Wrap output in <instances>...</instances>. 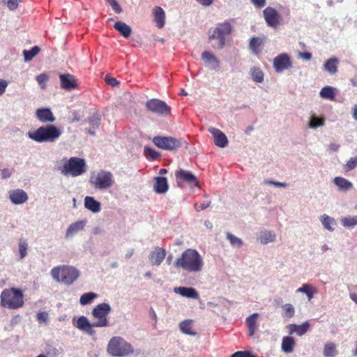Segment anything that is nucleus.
I'll use <instances>...</instances> for the list:
<instances>
[{
	"label": "nucleus",
	"instance_id": "39448f33",
	"mask_svg": "<svg viewBox=\"0 0 357 357\" xmlns=\"http://www.w3.org/2000/svg\"><path fill=\"white\" fill-rule=\"evenodd\" d=\"M231 32V24L225 22L218 24L209 31V40L212 47L215 50H221L225 45V38Z\"/></svg>",
	"mask_w": 357,
	"mask_h": 357
},
{
	"label": "nucleus",
	"instance_id": "7ed1b4c3",
	"mask_svg": "<svg viewBox=\"0 0 357 357\" xmlns=\"http://www.w3.org/2000/svg\"><path fill=\"white\" fill-rule=\"evenodd\" d=\"M0 298L1 305L10 310L20 308L24 304L22 291L15 287L4 289L1 294Z\"/></svg>",
	"mask_w": 357,
	"mask_h": 357
},
{
	"label": "nucleus",
	"instance_id": "9d476101",
	"mask_svg": "<svg viewBox=\"0 0 357 357\" xmlns=\"http://www.w3.org/2000/svg\"><path fill=\"white\" fill-rule=\"evenodd\" d=\"M153 142L158 148L171 151L177 150L183 144H185L186 148L188 145L185 141L172 137L156 136L153 138Z\"/></svg>",
	"mask_w": 357,
	"mask_h": 357
},
{
	"label": "nucleus",
	"instance_id": "69168bd1",
	"mask_svg": "<svg viewBox=\"0 0 357 357\" xmlns=\"http://www.w3.org/2000/svg\"><path fill=\"white\" fill-rule=\"evenodd\" d=\"M96 327L95 326V322L92 323L84 332L86 334L92 336L96 333L95 330L93 328Z\"/></svg>",
	"mask_w": 357,
	"mask_h": 357
},
{
	"label": "nucleus",
	"instance_id": "5701e85b",
	"mask_svg": "<svg viewBox=\"0 0 357 357\" xmlns=\"http://www.w3.org/2000/svg\"><path fill=\"white\" fill-rule=\"evenodd\" d=\"M84 206L86 209L93 213H99L101 210L100 202L96 200L94 197L86 196L84 198Z\"/></svg>",
	"mask_w": 357,
	"mask_h": 357
},
{
	"label": "nucleus",
	"instance_id": "052dcab7",
	"mask_svg": "<svg viewBox=\"0 0 357 357\" xmlns=\"http://www.w3.org/2000/svg\"><path fill=\"white\" fill-rule=\"evenodd\" d=\"M211 204V202H203L202 204H200L199 206H198V204L196 203L195 204V210L199 212L200 211H203L206 208H207L208 207H209Z\"/></svg>",
	"mask_w": 357,
	"mask_h": 357
},
{
	"label": "nucleus",
	"instance_id": "e433bc0d",
	"mask_svg": "<svg viewBox=\"0 0 357 357\" xmlns=\"http://www.w3.org/2000/svg\"><path fill=\"white\" fill-rule=\"evenodd\" d=\"M324 125V119L319 117L314 114L310 116L309 122L307 123L308 128L312 129H316L319 127H322Z\"/></svg>",
	"mask_w": 357,
	"mask_h": 357
},
{
	"label": "nucleus",
	"instance_id": "a19ab883",
	"mask_svg": "<svg viewBox=\"0 0 357 357\" xmlns=\"http://www.w3.org/2000/svg\"><path fill=\"white\" fill-rule=\"evenodd\" d=\"M91 324L86 317L81 316L77 319L74 326L84 332Z\"/></svg>",
	"mask_w": 357,
	"mask_h": 357
},
{
	"label": "nucleus",
	"instance_id": "c03bdc74",
	"mask_svg": "<svg viewBox=\"0 0 357 357\" xmlns=\"http://www.w3.org/2000/svg\"><path fill=\"white\" fill-rule=\"evenodd\" d=\"M261 45V41L259 38L252 37L249 43L250 49L252 51V53L257 54L259 52V47Z\"/></svg>",
	"mask_w": 357,
	"mask_h": 357
},
{
	"label": "nucleus",
	"instance_id": "bb28decb",
	"mask_svg": "<svg viewBox=\"0 0 357 357\" xmlns=\"http://www.w3.org/2000/svg\"><path fill=\"white\" fill-rule=\"evenodd\" d=\"M169 188L167 180L165 177L158 176L155 178L153 189L158 194L165 193Z\"/></svg>",
	"mask_w": 357,
	"mask_h": 357
},
{
	"label": "nucleus",
	"instance_id": "ea45409f",
	"mask_svg": "<svg viewBox=\"0 0 357 357\" xmlns=\"http://www.w3.org/2000/svg\"><path fill=\"white\" fill-rule=\"evenodd\" d=\"M40 50L38 46H34L29 50H24L23 51L24 61L26 62L31 61L33 58L39 53Z\"/></svg>",
	"mask_w": 357,
	"mask_h": 357
},
{
	"label": "nucleus",
	"instance_id": "72a5a7b5",
	"mask_svg": "<svg viewBox=\"0 0 357 357\" xmlns=\"http://www.w3.org/2000/svg\"><path fill=\"white\" fill-rule=\"evenodd\" d=\"M295 346L294 339L291 337H284L282 341V350L287 354L291 353Z\"/></svg>",
	"mask_w": 357,
	"mask_h": 357
},
{
	"label": "nucleus",
	"instance_id": "a211bd4d",
	"mask_svg": "<svg viewBox=\"0 0 357 357\" xmlns=\"http://www.w3.org/2000/svg\"><path fill=\"white\" fill-rule=\"evenodd\" d=\"M86 220H78L70 224L65 234L66 239H71L79 231L84 230Z\"/></svg>",
	"mask_w": 357,
	"mask_h": 357
},
{
	"label": "nucleus",
	"instance_id": "f257e3e1",
	"mask_svg": "<svg viewBox=\"0 0 357 357\" xmlns=\"http://www.w3.org/2000/svg\"><path fill=\"white\" fill-rule=\"evenodd\" d=\"M204 266V262L201 255L195 249H187L181 255L178 257L174 266L178 268H182L188 273H200Z\"/></svg>",
	"mask_w": 357,
	"mask_h": 357
},
{
	"label": "nucleus",
	"instance_id": "8fccbe9b",
	"mask_svg": "<svg viewBox=\"0 0 357 357\" xmlns=\"http://www.w3.org/2000/svg\"><path fill=\"white\" fill-rule=\"evenodd\" d=\"M49 76L46 73H42L36 76V79L38 82L42 89H46L47 82L49 79Z\"/></svg>",
	"mask_w": 357,
	"mask_h": 357
},
{
	"label": "nucleus",
	"instance_id": "f8f14e48",
	"mask_svg": "<svg viewBox=\"0 0 357 357\" xmlns=\"http://www.w3.org/2000/svg\"><path fill=\"white\" fill-rule=\"evenodd\" d=\"M146 107L150 112L160 116L170 114L171 108L164 102L158 99H151L146 102Z\"/></svg>",
	"mask_w": 357,
	"mask_h": 357
},
{
	"label": "nucleus",
	"instance_id": "58836bf2",
	"mask_svg": "<svg viewBox=\"0 0 357 357\" xmlns=\"http://www.w3.org/2000/svg\"><path fill=\"white\" fill-rule=\"evenodd\" d=\"M340 222L344 227L353 228L357 225V215L344 217L341 218Z\"/></svg>",
	"mask_w": 357,
	"mask_h": 357
},
{
	"label": "nucleus",
	"instance_id": "3c124183",
	"mask_svg": "<svg viewBox=\"0 0 357 357\" xmlns=\"http://www.w3.org/2000/svg\"><path fill=\"white\" fill-rule=\"evenodd\" d=\"M357 166V157L351 158L344 165V170L347 172L352 170Z\"/></svg>",
	"mask_w": 357,
	"mask_h": 357
},
{
	"label": "nucleus",
	"instance_id": "338daca9",
	"mask_svg": "<svg viewBox=\"0 0 357 357\" xmlns=\"http://www.w3.org/2000/svg\"><path fill=\"white\" fill-rule=\"evenodd\" d=\"M11 172L8 169H3L1 170L2 178L6 179L11 176Z\"/></svg>",
	"mask_w": 357,
	"mask_h": 357
},
{
	"label": "nucleus",
	"instance_id": "a878e982",
	"mask_svg": "<svg viewBox=\"0 0 357 357\" xmlns=\"http://www.w3.org/2000/svg\"><path fill=\"white\" fill-rule=\"evenodd\" d=\"M333 183L337 187L338 190L340 192H346L353 188V184L351 182L341 176L335 177L333 179Z\"/></svg>",
	"mask_w": 357,
	"mask_h": 357
},
{
	"label": "nucleus",
	"instance_id": "7c9ffc66",
	"mask_svg": "<svg viewBox=\"0 0 357 357\" xmlns=\"http://www.w3.org/2000/svg\"><path fill=\"white\" fill-rule=\"evenodd\" d=\"M339 63V60L333 57L326 61V62L324 65V70L326 72L329 73L331 75H334L337 71V64Z\"/></svg>",
	"mask_w": 357,
	"mask_h": 357
},
{
	"label": "nucleus",
	"instance_id": "49530a36",
	"mask_svg": "<svg viewBox=\"0 0 357 357\" xmlns=\"http://www.w3.org/2000/svg\"><path fill=\"white\" fill-rule=\"evenodd\" d=\"M227 239L229 241L230 244L234 247L240 248L243 245L242 240L232 234L227 233Z\"/></svg>",
	"mask_w": 357,
	"mask_h": 357
},
{
	"label": "nucleus",
	"instance_id": "13d9d810",
	"mask_svg": "<svg viewBox=\"0 0 357 357\" xmlns=\"http://www.w3.org/2000/svg\"><path fill=\"white\" fill-rule=\"evenodd\" d=\"M105 82L112 86H116L119 84V82L116 78L107 75L105 78Z\"/></svg>",
	"mask_w": 357,
	"mask_h": 357
},
{
	"label": "nucleus",
	"instance_id": "9b49d317",
	"mask_svg": "<svg viewBox=\"0 0 357 357\" xmlns=\"http://www.w3.org/2000/svg\"><path fill=\"white\" fill-rule=\"evenodd\" d=\"M263 17L267 26L276 29L281 24L282 17L278 10L271 6L266 7L263 10Z\"/></svg>",
	"mask_w": 357,
	"mask_h": 357
},
{
	"label": "nucleus",
	"instance_id": "0e129e2a",
	"mask_svg": "<svg viewBox=\"0 0 357 357\" xmlns=\"http://www.w3.org/2000/svg\"><path fill=\"white\" fill-rule=\"evenodd\" d=\"M251 2L256 6L257 8H263L266 6V0H251Z\"/></svg>",
	"mask_w": 357,
	"mask_h": 357
},
{
	"label": "nucleus",
	"instance_id": "aec40b11",
	"mask_svg": "<svg viewBox=\"0 0 357 357\" xmlns=\"http://www.w3.org/2000/svg\"><path fill=\"white\" fill-rule=\"evenodd\" d=\"M174 291L188 298L198 299L199 298V293L193 287H178L174 288Z\"/></svg>",
	"mask_w": 357,
	"mask_h": 357
},
{
	"label": "nucleus",
	"instance_id": "6e6d98bb",
	"mask_svg": "<svg viewBox=\"0 0 357 357\" xmlns=\"http://www.w3.org/2000/svg\"><path fill=\"white\" fill-rule=\"evenodd\" d=\"M116 13H121L122 8L116 0H105Z\"/></svg>",
	"mask_w": 357,
	"mask_h": 357
},
{
	"label": "nucleus",
	"instance_id": "ddd939ff",
	"mask_svg": "<svg viewBox=\"0 0 357 357\" xmlns=\"http://www.w3.org/2000/svg\"><path fill=\"white\" fill-rule=\"evenodd\" d=\"M273 66L278 73L290 69L292 67V63L289 55L287 53L280 54L273 59Z\"/></svg>",
	"mask_w": 357,
	"mask_h": 357
},
{
	"label": "nucleus",
	"instance_id": "dca6fc26",
	"mask_svg": "<svg viewBox=\"0 0 357 357\" xmlns=\"http://www.w3.org/2000/svg\"><path fill=\"white\" fill-rule=\"evenodd\" d=\"M167 255L164 248L156 247L149 254V259L153 266H160Z\"/></svg>",
	"mask_w": 357,
	"mask_h": 357
},
{
	"label": "nucleus",
	"instance_id": "2f4dec72",
	"mask_svg": "<svg viewBox=\"0 0 357 357\" xmlns=\"http://www.w3.org/2000/svg\"><path fill=\"white\" fill-rule=\"evenodd\" d=\"M114 29L118 31L124 38H128L132 32L131 27L125 22L119 21L116 22L114 26Z\"/></svg>",
	"mask_w": 357,
	"mask_h": 357
},
{
	"label": "nucleus",
	"instance_id": "37998d69",
	"mask_svg": "<svg viewBox=\"0 0 357 357\" xmlns=\"http://www.w3.org/2000/svg\"><path fill=\"white\" fill-rule=\"evenodd\" d=\"M20 259H23L27 255L28 244L25 240L20 239L18 243Z\"/></svg>",
	"mask_w": 357,
	"mask_h": 357
},
{
	"label": "nucleus",
	"instance_id": "a18cd8bd",
	"mask_svg": "<svg viewBox=\"0 0 357 357\" xmlns=\"http://www.w3.org/2000/svg\"><path fill=\"white\" fill-rule=\"evenodd\" d=\"M282 309L284 310V312L282 314V316L284 317L291 318L294 316L295 309H294V307L291 304H290V303L284 304V306H282Z\"/></svg>",
	"mask_w": 357,
	"mask_h": 357
},
{
	"label": "nucleus",
	"instance_id": "774afa93",
	"mask_svg": "<svg viewBox=\"0 0 357 357\" xmlns=\"http://www.w3.org/2000/svg\"><path fill=\"white\" fill-rule=\"evenodd\" d=\"M273 305L275 307H281L282 308V306H284V304H283V300L282 298H277L274 299Z\"/></svg>",
	"mask_w": 357,
	"mask_h": 357
},
{
	"label": "nucleus",
	"instance_id": "4d7b16f0",
	"mask_svg": "<svg viewBox=\"0 0 357 357\" xmlns=\"http://www.w3.org/2000/svg\"><path fill=\"white\" fill-rule=\"evenodd\" d=\"M63 353V349L61 348L52 347L50 348L47 354L51 357H57Z\"/></svg>",
	"mask_w": 357,
	"mask_h": 357
},
{
	"label": "nucleus",
	"instance_id": "20e7f679",
	"mask_svg": "<svg viewBox=\"0 0 357 357\" xmlns=\"http://www.w3.org/2000/svg\"><path fill=\"white\" fill-rule=\"evenodd\" d=\"M51 275L56 281L69 286L77 280L80 271L72 266H56L51 270Z\"/></svg>",
	"mask_w": 357,
	"mask_h": 357
},
{
	"label": "nucleus",
	"instance_id": "f03ea898",
	"mask_svg": "<svg viewBox=\"0 0 357 357\" xmlns=\"http://www.w3.org/2000/svg\"><path fill=\"white\" fill-rule=\"evenodd\" d=\"M61 130L54 125L43 126L36 130L29 131V139L38 143L54 142L61 135Z\"/></svg>",
	"mask_w": 357,
	"mask_h": 357
},
{
	"label": "nucleus",
	"instance_id": "2eb2a0df",
	"mask_svg": "<svg viewBox=\"0 0 357 357\" xmlns=\"http://www.w3.org/2000/svg\"><path fill=\"white\" fill-rule=\"evenodd\" d=\"M201 58L205 66L211 70H218L220 68L219 59L211 52L204 51L202 52Z\"/></svg>",
	"mask_w": 357,
	"mask_h": 357
},
{
	"label": "nucleus",
	"instance_id": "de8ad7c7",
	"mask_svg": "<svg viewBox=\"0 0 357 357\" xmlns=\"http://www.w3.org/2000/svg\"><path fill=\"white\" fill-rule=\"evenodd\" d=\"M295 328V331L299 336L303 335L310 327V324L307 321L303 323L301 325H292Z\"/></svg>",
	"mask_w": 357,
	"mask_h": 357
},
{
	"label": "nucleus",
	"instance_id": "b1692460",
	"mask_svg": "<svg viewBox=\"0 0 357 357\" xmlns=\"http://www.w3.org/2000/svg\"><path fill=\"white\" fill-rule=\"evenodd\" d=\"M257 239L261 244L266 245L276 240V234L273 231L264 230L259 232Z\"/></svg>",
	"mask_w": 357,
	"mask_h": 357
},
{
	"label": "nucleus",
	"instance_id": "4468645a",
	"mask_svg": "<svg viewBox=\"0 0 357 357\" xmlns=\"http://www.w3.org/2000/svg\"><path fill=\"white\" fill-rule=\"evenodd\" d=\"M8 198L12 204L21 205L27 202L29 196L24 190L17 188L8 191Z\"/></svg>",
	"mask_w": 357,
	"mask_h": 357
},
{
	"label": "nucleus",
	"instance_id": "4c0bfd02",
	"mask_svg": "<svg viewBox=\"0 0 357 357\" xmlns=\"http://www.w3.org/2000/svg\"><path fill=\"white\" fill-rule=\"evenodd\" d=\"M98 294L94 292H88L82 294L79 298V303L82 305L91 304L93 301L98 298Z\"/></svg>",
	"mask_w": 357,
	"mask_h": 357
},
{
	"label": "nucleus",
	"instance_id": "f704fd0d",
	"mask_svg": "<svg viewBox=\"0 0 357 357\" xmlns=\"http://www.w3.org/2000/svg\"><path fill=\"white\" fill-rule=\"evenodd\" d=\"M192 320L191 319H186L185 321H183L179 324V328L181 331L186 335H190V336H195L196 332L193 331L192 330Z\"/></svg>",
	"mask_w": 357,
	"mask_h": 357
},
{
	"label": "nucleus",
	"instance_id": "79ce46f5",
	"mask_svg": "<svg viewBox=\"0 0 357 357\" xmlns=\"http://www.w3.org/2000/svg\"><path fill=\"white\" fill-rule=\"evenodd\" d=\"M322 98L333 100L335 98L334 89L331 86H324L319 93Z\"/></svg>",
	"mask_w": 357,
	"mask_h": 357
},
{
	"label": "nucleus",
	"instance_id": "f3484780",
	"mask_svg": "<svg viewBox=\"0 0 357 357\" xmlns=\"http://www.w3.org/2000/svg\"><path fill=\"white\" fill-rule=\"evenodd\" d=\"M208 132L213 135L214 138V143L217 146L225 148L227 146V137L221 130L218 128L211 127L208 128Z\"/></svg>",
	"mask_w": 357,
	"mask_h": 357
},
{
	"label": "nucleus",
	"instance_id": "cd10ccee",
	"mask_svg": "<svg viewBox=\"0 0 357 357\" xmlns=\"http://www.w3.org/2000/svg\"><path fill=\"white\" fill-rule=\"evenodd\" d=\"M249 75L251 79L256 83H262L264 81V73L259 67H251L249 70Z\"/></svg>",
	"mask_w": 357,
	"mask_h": 357
},
{
	"label": "nucleus",
	"instance_id": "6e6552de",
	"mask_svg": "<svg viewBox=\"0 0 357 357\" xmlns=\"http://www.w3.org/2000/svg\"><path fill=\"white\" fill-rule=\"evenodd\" d=\"M114 176L109 171L100 170L90 177V183L98 190H107L114 184Z\"/></svg>",
	"mask_w": 357,
	"mask_h": 357
},
{
	"label": "nucleus",
	"instance_id": "c85d7f7f",
	"mask_svg": "<svg viewBox=\"0 0 357 357\" xmlns=\"http://www.w3.org/2000/svg\"><path fill=\"white\" fill-rule=\"evenodd\" d=\"M153 15L155 21L156 22L157 26L161 29L165 25V13L161 7L156 6L153 9Z\"/></svg>",
	"mask_w": 357,
	"mask_h": 357
},
{
	"label": "nucleus",
	"instance_id": "09e8293b",
	"mask_svg": "<svg viewBox=\"0 0 357 357\" xmlns=\"http://www.w3.org/2000/svg\"><path fill=\"white\" fill-rule=\"evenodd\" d=\"M88 122L93 129L98 128L100 124V118L99 114H93L91 115L88 120Z\"/></svg>",
	"mask_w": 357,
	"mask_h": 357
},
{
	"label": "nucleus",
	"instance_id": "1a4fd4ad",
	"mask_svg": "<svg viewBox=\"0 0 357 357\" xmlns=\"http://www.w3.org/2000/svg\"><path fill=\"white\" fill-rule=\"evenodd\" d=\"M112 310L109 303H102L96 305L91 312V315L96 319L95 326L96 327H107L109 326L107 316Z\"/></svg>",
	"mask_w": 357,
	"mask_h": 357
},
{
	"label": "nucleus",
	"instance_id": "473e14b6",
	"mask_svg": "<svg viewBox=\"0 0 357 357\" xmlns=\"http://www.w3.org/2000/svg\"><path fill=\"white\" fill-rule=\"evenodd\" d=\"M296 292L305 294L307 300L310 301L317 290L310 284H303L301 287L297 289Z\"/></svg>",
	"mask_w": 357,
	"mask_h": 357
},
{
	"label": "nucleus",
	"instance_id": "c9c22d12",
	"mask_svg": "<svg viewBox=\"0 0 357 357\" xmlns=\"http://www.w3.org/2000/svg\"><path fill=\"white\" fill-rule=\"evenodd\" d=\"M337 354L336 345L333 342H327L324 346L323 355L325 357H335Z\"/></svg>",
	"mask_w": 357,
	"mask_h": 357
},
{
	"label": "nucleus",
	"instance_id": "680f3d73",
	"mask_svg": "<svg viewBox=\"0 0 357 357\" xmlns=\"http://www.w3.org/2000/svg\"><path fill=\"white\" fill-rule=\"evenodd\" d=\"M8 85V81L3 79H0V96H1L5 93Z\"/></svg>",
	"mask_w": 357,
	"mask_h": 357
},
{
	"label": "nucleus",
	"instance_id": "bf43d9fd",
	"mask_svg": "<svg viewBox=\"0 0 357 357\" xmlns=\"http://www.w3.org/2000/svg\"><path fill=\"white\" fill-rule=\"evenodd\" d=\"M230 357H255L248 351H237L233 354Z\"/></svg>",
	"mask_w": 357,
	"mask_h": 357
},
{
	"label": "nucleus",
	"instance_id": "864d4df0",
	"mask_svg": "<svg viewBox=\"0 0 357 357\" xmlns=\"http://www.w3.org/2000/svg\"><path fill=\"white\" fill-rule=\"evenodd\" d=\"M7 3V6L10 10H15L19 5L20 0H3Z\"/></svg>",
	"mask_w": 357,
	"mask_h": 357
},
{
	"label": "nucleus",
	"instance_id": "6ab92c4d",
	"mask_svg": "<svg viewBox=\"0 0 357 357\" xmlns=\"http://www.w3.org/2000/svg\"><path fill=\"white\" fill-rule=\"evenodd\" d=\"M59 78L61 82V87L63 89L70 91L76 88L77 85L76 79L73 75L68 73L61 74L59 75Z\"/></svg>",
	"mask_w": 357,
	"mask_h": 357
},
{
	"label": "nucleus",
	"instance_id": "412c9836",
	"mask_svg": "<svg viewBox=\"0 0 357 357\" xmlns=\"http://www.w3.org/2000/svg\"><path fill=\"white\" fill-rule=\"evenodd\" d=\"M36 117L43 123H52L55 121V117L49 108L38 109L36 112Z\"/></svg>",
	"mask_w": 357,
	"mask_h": 357
},
{
	"label": "nucleus",
	"instance_id": "423d86ee",
	"mask_svg": "<svg viewBox=\"0 0 357 357\" xmlns=\"http://www.w3.org/2000/svg\"><path fill=\"white\" fill-rule=\"evenodd\" d=\"M107 351L109 355L117 357H123L133 353L131 344L119 336L109 340Z\"/></svg>",
	"mask_w": 357,
	"mask_h": 357
},
{
	"label": "nucleus",
	"instance_id": "5fc2aeb1",
	"mask_svg": "<svg viewBox=\"0 0 357 357\" xmlns=\"http://www.w3.org/2000/svg\"><path fill=\"white\" fill-rule=\"evenodd\" d=\"M144 153L146 156H149L151 159H155L159 156V153L157 151L149 147L144 148Z\"/></svg>",
	"mask_w": 357,
	"mask_h": 357
},
{
	"label": "nucleus",
	"instance_id": "603ef678",
	"mask_svg": "<svg viewBox=\"0 0 357 357\" xmlns=\"http://www.w3.org/2000/svg\"><path fill=\"white\" fill-rule=\"evenodd\" d=\"M263 184L274 185L275 187H277V188H286L287 186V183H286L275 181H272V180H264L263 181Z\"/></svg>",
	"mask_w": 357,
	"mask_h": 357
},
{
	"label": "nucleus",
	"instance_id": "0eeeda50",
	"mask_svg": "<svg viewBox=\"0 0 357 357\" xmlns=\"http://www.w3.org/2000/svg\"><path fill=\"white\" fill-rule=\"evenodd\" d=\"M58 169L64 176L71 175L75 177L86 172V162L82 158L72 157L65 162L62 167H59Z\"/></svg>",
	"mask_w": 357,
	"mask_h": 357
},
{
	"label": "nucleus",
	"instance_id": "393cba45",
	"mask_svg": "<svg viewBox=\"0 0 357 357\" xmlns=\"http://www.w3.org/2000/svg\"><path fill=\"white\" fill-rule=\"evenodd\" d=\"M176 176L177 178L183 179L190 184H194L195 186H199L195 176L190 172L180 169L176 172Z\"/></svg>",
	"mask_w": 357,
	"mask_h": 357
},
{
	"label": "nucleus",
	"instance_id": "c756f323",
	"mask_svg": "<svg viewBox=\"0 0 357 357\" xmlns=\"http://www.w3.org/2000/svg\"><path fill=\"white\" fill-rule=\"evenodd\" d=\"M320 221L324 229H327L329 231H333L335 230V227L336 226V221L333 218L330 217L326 214H324L320 217Z\"/></svg>",
	"mask_w": 357,
	"mask_h": 357
},
{
	"label": "nucleus",
	"instance_id": "e2e57ef3",
	"mask_svg": "<svg viewBox=\"0 0 357 357\" xmlns=\"http://www.w3.org/2000/svg\"><path fill=\"white\" fill-rule=\"evenodd\" d=\"M37 319L40 322H45L48 319V314L46 312H40L36 314Z\"/></svg>",
	"mask_w": 357,
	"mask_h": 357
},
{
	"label": "nucleus",
	"instance_id": "4be33fe9",
	"mask_svg": "<svg viewBox=\"0 0 357 357\" xmlns=\"http://www.w3.org/2000/svg\"><path fill=\"white\" fill-rule=\"evenodd\" d=\"M258 313H253L251 315L248 316L245 319V324L248 328V333L249 336H253L258 329Z\"/></svg>",
	"mask_w": 357,
	"mask_h": 357
}]
</instances>
